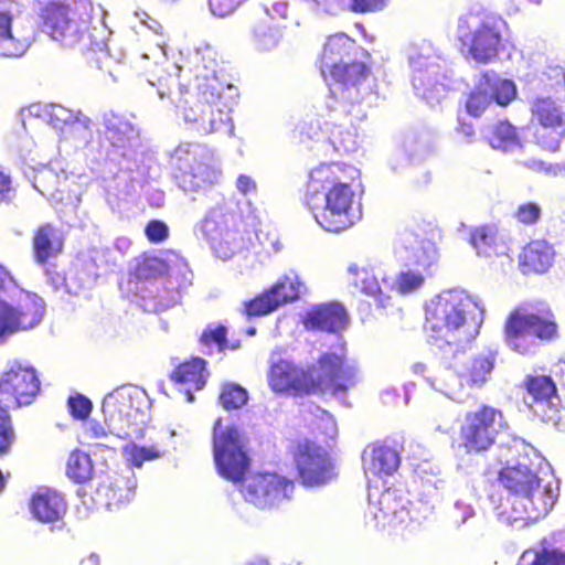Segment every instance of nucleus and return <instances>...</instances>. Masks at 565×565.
<instances>
[{"label":"nucleus","mask_w":565,"mask_h":565,"mask_svg":"<svg viewBox=\"0 0 565 565\" xmlns=\"http://www.w3.org/2000/svg\"><path fill=\"white\" fill-rule=\"evenodd\" d=\"M22 116L50 125L58 132L60 148L83 151L105 179L124 172L131 181L143 183L156 177V161L141 140L140 128L127 115L103 113L102 129H95L93 119L82 109L61 104L35 103L23 109Z\"/></svg>","instance_id":"obj_1"},{"label":"nucleus","mask_w":565,"mask_h":565,"mask_svg":"<svg viewBox=\"0 0 565 565\" xmlns=\"http://www.w3.org/2000/svg\"><path fill=\"white\" fill-rule=\"evenodd\" d=\"M509 451L522 457L515 465H509L500 471V481L509 491L510 510L498 513L501 524L522 530L545 516L554 507L559 491V482L544 462L547 471H535L533 460L541 465L545 459L524 439L514 437Z\"/></svg>","instance_id":"obj_2"},{"label":"nucleus","mask_w":565,"mask_h":565,"mask_svg":"<svg viewBox=\"0 0 565 565\" xmlns=\"http://www.w3.org/2000/svg\"><path fill=\"white\" fill-rule=\"evenodd\" d=\"M355 42L343 33L331 35L320 57V72L329 94L324 107L341 115H352L361 119L367 108L377 102L376 79L362 62L352 55Z\"/></svg>","instance_id":"obj_3"},{"label":"nucleus","mask_w":565,"mask_h":565,"mask_svg":"<svg viewBox=\"0 0 565 565\" xmlns=\"http://www.w3.org/2000/svg\"><path fill=\"white\" fill-rule=\"evenodd\" d=\"M359 171L342 162L322 163L311 170L306 202L316 222L328 232H340L361 220V202L351 180Z\"/></svg>","instance_id":"obj_4"},{"label":"nucleus","mask_w":565,"mask_h":565,"mask_svg":"<svg viewBox=\"0 0 565 565\" xmlns=\"http://www.w3.org/2000/svg\"><path fill=\"white\" fill-rule=\"evenodd\" d=\"M483 308L462 289L444 290L426 305L429 344L439 354L458 355L470 348L483 322Z\"/></svg>","instance_id":"obj_5"},{"label":"nucleus","mask_w":565,"mask_h":565,"mask_svg":"<svg viewBox=\"0 0 565 565\" xmlns=\"http://www.w3.org/2000/svg\"><path fill=\"white\" fill-rule=\"evenodd\" d=\"M268 385L275 393L312 394L323 391L343 392L360 381V371L354 361L345 360L344 349L326 352L317 365L299 369L291 360L273 352L269 358Z\"/></svg>","instance_id":"obj_6"},{"label":"nucleus","mask_w":565,"mask_h":565,"mask_svg":"<svg viewBox=\"0 0 565 565\" xmlns=\"http://www.w3.org/2000/svg\"><path fill=\"white\" fill-rule=\"evenodd\" d=\"M533 97L532 121L539 124L534 137L548 151H556L565 137V72L551 67L529 82Z\"/></svg>","instance_id":"obj_7"},{"label":"nucleus","mask_w":565,"mask_h":565,"mask_svg":"<svg viewBox=\"0 0 565 565\" xmlns=\"http://www.w3.org/2000/svg\"><path fill=\"white\" fill-rule=\"evenodd\" d=\"M394 255L404 268L394 278L381 276V280L385 287L403 296L420 290L426 280L433 277L439 260L435 243L412 231H404L397 236Z\"/></svg>","instance_id":"obj_8"},{"label":"nucleus","mask_w":565,"mask_h":565,"mask_svg":"<svg viewBox=\"0 0 565 565\" xmlns=\"http://www.w3.org/2000/svg\"><path fill=\"white\" fill-rule=\"evenodd\" d=\"M149 83L157 87L161 99L167 98L170 105L178 109L191 129L201 135H209L228 125V135H234L230 110H224L220 106L222 96H215L210 100L209 96L195 94L193 90L183 89V93L180 89L172 90V84H175V81L171 75L167 78L159 77L157 82L149 79Z\"/></svg>","instance_id":"obj_9"},{"label":"nucleus","mask_w":565,"mask_h":565,"mask_svg":"<svg viewBox=\"0 0 565 565\" xmlns=\"http://www.w3.org/2000/svg\"><path fill=\"white\" fill-rule=\"evenodd\" d=\"M170 164L178 188L186 194L203 193L222 177L221 161L205 143H180L170 156Z\"/></svg>","instance_id":"obj_10"},{"label":"nucleus","mask_w":565,"mask_h":565,"mask_svg":"<svg viewBox=\"0 0 565 565\" xmlns=\"http://www.w3.org/2000/svg\"><path fill=\"white\" fill-rule=\"evenodd\" d=\"M178 73V79L172 86H177L181 93L193 90L195 94L209 96L210 100L215 96H222L224 89H233V105L238 96L234 85L227 84L220 77L217 52L209 44L201 45L186 52L180 51L179 57L173 63Z\"/></svg>","instance_id":"obj_11"},{"label":"nucleus","mask_w":565,"mask_h":565,"mask_svg":"<svg viewBox=\"0 0 565 565\" xmlns=\"http://www.w3.org/2000/svg\"><path fill=\"white\" fill-rule=\"evenodd\" d=\"M507 28V22L498 14L471 11L459 18L457 35L462 50L475 61L489 63L498 56Z\"/></svg>","instance_id":"obj_12"},{"label":"nucleus","mask_w":565,"mask_h":565,"mask_svg":"<svg viewBox=\"0 0 565 565\" xmlns=\"http://www.w3.org/2000/svg\"><path fill=\"white\" fill-rule=\"evenodd\" d=\"M408 64L415 94L430 105L439 103L448 89L447 60L430 42L423 41L408 49Z\"/></svg>","instance_id":"obj_13"},{"label":"nucleus","mask_w":565,"mask_h":565,"mask_svg":"<svg viewBox=\"0 0 565 565\" xmlns=\"http://www.w3.org/2000/svg\"><path fill=\"white\" fill-rule=\"evenodd\" d=\"M193 234L203 241L222 259L230 258L242 246L238 217L233 203L223 202L209 209L202 220L193 226Z\"/></svg>","instance_id":"obj_14"},{"label":"nucleus","mask_w":565,"mask_h":565,"mask_svg":"<svg viewBox=\"0 0 565 565\" xmlns=\"http://www.w3.org/2000/svg\"><path fill=\"white\" fill-rule=\"evenodd\" d=\"M552 318L548 310L537 313L516 309L505 322L507 345L523 355L535 353L540 340L550 339L556 332V323Z\"/></svg>","instance_id":"obj_15"},{"label":"nucleus","mask_w":565,"mask_h":565,"mask_svg":"<svg viewBox=\"0 0 565 565\" xmlns=\"http://www.w3.org/2000/svg\"><path fill=\"white\" fill-rule=\"evenodd\" d=\"M34 36L33 19L25 6L14 0H0V56H22Z\"/></svg>","instance_id":"obj_16"},{"label":"nucleus","mask_w":565,"mask_h":565,"mask_svg":"<svg viewBox=\"0 0 565 565\" xmlns=\"http://www.w3.org/2000/svg\"><path fill=\"white\" fill-rule=\"evenodd\" d=\"M213 454L217 472L234 483L242 480L249 467V458L243 449L238 429L222 426L218 418L213 427Z\"/></svg>","instance_id":"obj_17"},{"label":"nucleus","mask_w":565,"mask_h":565,"mask_svg":"<svg viewBox=\"0 0 565 565\" xmlns=\"http://www.w3.org/2000/svg\"><path fill=\"white\" fill-rule=\"evenodd\" d=\"M504 428L502 413L497 408L482 406L466 415L460 439L468 452H480L493 445Z\"/></svg>","instance_id":"obj_18"},{"label":"nucleus","mask_w":565,"mask_h":565,"mask_svg":"<svg viewBox=\"0 0 565 565\" xmlns=\"http://www.w3.org/2000/svg\"><path fill=\"white\" fill-rule=\"evenodd\" d=\"M295 483L278 473H256L245 478L241 493L245 501L259 509H273L291 499Z\"/></svg>","instance_id":"obj_19"},{"label":"nucleus","mask_w":565,"mask_h":565,"mask_svg":"<svg viewBox=\"0 0 565 565\" xmlns=\"http://www.w3.org/2000/svg\"><path fill=\"white\" fill-rule=\"evenodd\" d=\"M44 31L65 47L90 44L87 21L79 18L73 7L41 9Z\"/></svg>","instance_id":"obj_20"},{"label":"nucleus","mask_w":565,"mask_h":565,"mask_svg":"<svg viewBox=\"0 0 565 565\" xmlns=\"http://www.w3.org/2000/svg\"><path fill=\"white\" fill-rule=\"evenodd\" d=\"M295 462L301 483L307 488L323 487L337 477L329 452L312 441L299 443Z\"/></svg>","instance_id":"obj_21"},{"label":"nucleus","mask_w":565,"mask_h":565,"mask_svg":"<svg viewBox=\"0 0 565 565\" xmlns=\"http://www.w3.org/2000/svg\"><path fill=\"white\" fill-rule=\"evenodd\" d=\"M515 95L516 88L511 79L502 78L494 72H486L468 95L466 109L469 115L479 117L493 102L507 106Z\"/></svg>","instance_id":"obj_22"},{"label":"nucleus","mask_w":565,"mask_h":565,"mask_svg":"<svg viewBox=\"0 0 565 565\" xmlns=\"http://www.w3.org/2000/svg\"><path fill=\"white\" fill-rule=\"evenodd\" d=\"M470 349L471 347L463 348L456 356L444 352L440 354V358L443 361H448L452 370H458L470 387L481 388L491 379L499 350L494 345L484 347L467 359L466 354Z\"/></svg>","instance_id":"obj_23"},{"label":"nucleus","mask_w":565,"mask_h":565,"mask_svg":"<svg viewBox=\"0 0 565 565\" xmlns=\"http://www.w3.org/2000/svg\"><path fill=\"white\" fill-rule=\"evenodd\" d=\"M44 301L28 294L18 307L0 299V344L14 333L38 326L44 316Z\"/></svg>","instance_id":"obj_24"},{"label":"nucleus","mask_w":565,"mask_h":565,"mask_svg":"<svg viewBox=\"0 0 565 565\" xmlns=\"http://www.w3.org/2000/svg\"><path fill=\"white\" fill-rule=\"evenodd\" d=\"M103 414L108 429L117 437L128 436L129 427L143 418L129 387H120L107 394L103 401Z\"/></svg>","instance_id":"obj_25"},{"label":"nucleus","mask_w":565,"mask_h":565,"mask_svg":"<svg viewBox=\"0 0 565 565\" xmlns=\"http://www.w3.org/2000/svg\"><path fill=\"white\" fill-rule=\"evenodd\" d=\"M39 391L36 372L28 364L14 362L0 379V403L7 407L30 404Z\"/></svg>","instance_id":"obj_26"},{"label":"nucleus","mask_w":565,"mask_h":565,"mask_svg":"<svg viewBox=\"0 0 565 565\" xmlns=\"http://www.w3.org/2000/svg\"><path fill=\"white\" fill-rule=\"evenodd\" d=\"M409 504L411 501L399 489L387 488L379 494L369 491V513L373 515L376 526L383 529L406 524L412 519Z\"/></svg>","instance_id":"obj_27"},{"label":"nucleus","mask_w":565,"mask_h":565,"mask_svg":"<svg viewBox=\"0 0 565 565\" xmlns=\"http://www.w3.org/2000/svg\"><path fill=\"white\" fill-rule=\"evenodd\" d=\"M29 510L35 521L50 525L51 531L65 526L67 503L63 494L54 489L39 488L30 499Z\"/></svg>","instance_id":"obj_28"},{"label":"nucleus","mask_w":565,"mask_h":565,"mask_svg":"<svg viewBox=\"0 0 565 565\" xmlns=\"http://www.w3.org/2000/svg\"><path fill=\"white\" fill-rule=\"evenodd\" d=\"M169 279L170 291H167L168 296L158 295V309L164 310L179 302L181 298V291L188 289L194 278V274L189 266L185 258L173 254L171 258L167 260V271Z\"/></svg>","instance_id":"obj_29"},{"label":"nucleus","mask_w":565,"mask_h":565,"mask_svg":"<svg viewBox=\"0 0 565 565\" xmlns=\"http://www.w3.org/2000/svg\"><path fill=\"white\" fill-rule=\"evenodd\" d=\"M106 249H93L83 259L82 269H72L64 278L65 288L68 294L77 295L81 290L89 289L94 286L97 278L100 276L99 269L104 263ZM107 264L108 260H105Z\"/></svg>","instance_id":"obj_30"},{"label":"nucleus","mask_w":565,"mask_h":565,"mask_svg":"<svg viewBox=\"0 0 565 565\" xmlns=\"http://www.w3.org/2000/svg\"><path fill=\"white\" fill-rule=\"evenodd\" d=\"M362 459L367 478L392 476L401 465L399 452L394 447L382 444L369 446L364 450Z\"/></svg>","instance_id":"obj_31"},{"label":"nucleus","mask_w":565,"mask_h":565,"mask_svg":"<svg viewBox=\"0 0 565 565\" xmlns=\"http://www.w3.org/2000/svg\"><path fill=\"white\" fill-rule=\"evenodd\" d=\"M347 312L342 305L331 302L312 308L306 315L305 327L309 330L337 332L345 327Z\"/></svg>","instance_id":"obj_32"},{"label":"nucleus","mask_w":565,"mask_h":565,"mask_svg":"<svg viewBox=\"0 0 565 565\" xmlns=\"http://www.w3.org/2000/svg\"><path fill=\"white\" fill-rule=\"evenodd\" d=\"M171 380L179 385L188 402L194 401V392L204 387L206 382L205 361L194 358L189 362L180 364L171 374Z\"/></svg>","instance_id":"obj_33"},{"label":"nucleus","mask_w":565,"mask_h":565,"mask_svg":"<svg viewBox=\"0 0 565 565\" xmlns=\"http://www.w3.org/2000/svg\"><path fill=\"white\" fill-rule=\"evenodd\" d=\"M349 280L360 288L361 292L372 297L379 307L385 308L390 303V296L386 295L383 282L379 281V274L367 267H360L356 264L348 266Z\"/></svg>","instance_id":"obj_34"},{"label":"nucleus","mask_w":565,"mask_h":565,"mask_svg":"<svg viewBox=\"0 0 565 565\" xmlns=\"http://www.w3.org/2000/svg\"><path fill=\"white\" fill-rule=\"evenodd\" d=\"M554 249L544 239L530 242L520 255V266L522 271L542 274L552 265L554 259Z\"/></svg>","instance_id":"obj_35"},{"label":"nucleus","mask_w":565,"mask_h":565,"mask_svg":"<svg viewBox=\"0 0 565 565\" xmlns=\"http://www.w3.org/2000/svg\"><path fill=\"white\" fill-rule=\"evenodd\" d=\"M63 247L62 234L52 224H44L36 231L33 237L34 257L39 264H44L49 258L61 253Z\"/></svg>","instance_id":"obj_36"},{"label":"nucleus","mask_w":565,"mask_h":565,"mask_svg":"<svg viewBox=\"0 0 565 565\" xmlns=\"http://www.w3.org/2000/svg\"><path fill=\"white\" fill-rule=\"evenodd\" d=\"M326 109L329 116L333 119L350 118L349 127H344L343 125H337L334 126V129L331 131L329 140L334 150L339 153H351L356 151L359 148V141L356 129L353 127V122L362 121L363 118L358 119L352 115H341L339 113L330 111L327 107ZM365 118L366 116L364 117V119Z\"/></svg>","instance_id":"obj_37"},{"label":"nucleus","mask_w":565,"mask_h":565,"mask_svg":"<svg viewBox=\"0 0 565 565\" xmlns=\"http://www.w3.org/2000/svg\"><path fill=\"white\" fill-rule=\"evenodd\" d=\"M430 150L429 137L426 132L411 131L405 135L403 140V149L394 154L390 161L391 169L398 171L401 164L399 159L405 161H414L420 159Z\"/></svg>","instance_id":"obj_38"},{"label":"nucleus","mask_w":565,"mask_h":565,"mask_svg":"<svg viewBox=\"0 0 565 565\" xmlns=\"http://www.w3.org/2000/svg\"><path fill=\"white\" fill-rule=\"evenodd\" d=\"M446 364L445 370L439 374V380L436 383L435 391L440 392L448 398L462 402L469 396V390L471 388L463 376L459 374L458 370H452L448 361H444Z\"/></svg>","instance_id":"obj_39"},{"label":"nucleus","mask_w":565,"mask_h":565,"mask_svg":"<svg viewBox=\"0 0 565 565\" xmlns=\"http://www.w3.org/2000/svg\"><path fill=\"white\" fill-rule=\"evenodd\" d=\"M137 479L131 469H127L126 475L117 476L107 488V505H121L129 503L136 493Z\"/></svg>","instance_id":"obj_40"},{"label":"nucleus","mask_w":565,"mask_h":565,"mask_svg":"<svg viewBox=\"0 0 565 565\" xmlns=\"http://www.w3.org/2000/svg\"><path fill=\"white\" fill-rule=\"evenodd\" d=\"M273 286H278L275 297L279 306L298 300L307 292V286L295 269H288Z\"/></svg>","instance_id":"obj_41"},{"label":"nucleus","mask_w":565,"mask_h":565,"mask_svg":"<svg viewBox=\"0 0 565 565\" xmlns=\"http://www.w3.org/2000/svg\"><path fill=\"white\" fill-rule=\"evenodd\" d=\"M486 138L493 149H499L503 152H514L521 147L515 128L508 121H499L493 125Z\"/></svg>","instance_id":"obj_42"},{"label":"nucleus","mask_w":565,"mask_h":565,"mask_svg":"<svg viewBox=\"0 0 565 565\" xmlns=\"http://www.w3.org/2000/svg\"><path fill=\"white\" fill-rule=\"evenodd\" d=\"M79 186L74 184L71 188V182L67 175H63V183L56 188L47 198L51 204L60 212H75L81 203Z\"/></svg>","instance_id":"obj_43"},{"label":"nucleus","mask_w":565,"mask_h":565,"mask_svg":"<svg viewBox=\"0 0 565 565\" xmlns=\"http://www.w3.org/2000/svg\"><path fill=\"white\" fill-rule=\"evenodd\" d=\"M277 287L278 286H271L255 298L245 300L243 302L241 313L249 319L253 317L266 316L277 310L280 307L279 301L275 297Z\"/></svg>","instance_id":"obj_44"},{"label":"nucleus","mask_w":565,"mask_h":565,"mask_svg":"<svg viewBox=\"0 0 565 565\" xmlns=\"http://www.w3.org/2000/svg\"><path fill=\"white\" fill-rule=\"evenodd\" d=\"M516 565H565V551L544 546L530 548L522 553Z\"/></svg>","instance_id":"obj_45"},{"label":"nucleus","mask_w":565,"mask_h":565,"mask_svg":"<svg viewBox=\"0 0 565 565\" xmlns=\"http://www.w3.org/2000/svg\"><path fill=\"white\" fill-rule=\"evenodd\" d=\"M66 473L77 483L89 480L93 475L90 457L81 450L73 451L68 457Z\"/></svg>","instance_id":"obj_46"},{"label":"nucleus","mask_w":565,"mask_h":565,"mask_svg":"<svg viewBox=\"0 0 565 565\" xmlns=\"http://www.w3.org/2000/svg\"><path fill=\"white\" fill-rule=\"evenodd\" d=\"M527 393L533 402L552 405V399L556 394V384L550 376L531 377L527 381Z\"/></svg>","instance_id":"obj_47"},{"label":"nucleus","mask_w":565,"mask_h":565,"mask_svg":"<svg viewBox=\"0 0 565 565\" xmlns=\"http://www.w3.org/2000/svg\"><path fill=\"white\" fill-rule=\"evenodd\" d=\"M495 236L497 231L494 227H478L470 234V244L479 256L490 257L492 254L498 253Z\"/></svg>","instance_id":"obj_48"},{"label":"nucleus","mask_w":565,"mask_h":565,"mask_svg":"<svg viewBox=\"0 0 565 565\" xmlns=\"http://www.w3.org/2000/svg\"><path fill=\"white\" fill-rule=\"evenodd\" d=\"M167 271V262L157 257L145 255L137 260L135 276L139 280H151Z\"/></svg>","instance_id":"obj_49"},{"label":"nucleus","mask_w":565,"mask_h":565,"mask_svg":"<svg viewBox=\"0 0 565 565\" xmlns=\"http://www.w3.org/2000/svg\"><path fill=\"white\" fill-rule=\"evenodd\" d=\"M63 175H66L64 171L57 173L51 167H43L36 171L33 180V186L43 196L49 198L56 188L62 185Z\"/></svg>","instance_id":"obj_50"},{"label":"nucleus","mask_w":565,"mask_h":565,"mask_svg":"<svg viewBox=\"0 0 565 565\" xmlns=\"http://www.w3.org/2000/svg\"><path fill=\"white\" fill-rule=\"evenodd\" d=\"M92 56L89 61L99 71L106 73L113 82L117 81L116 66L118 62L109 54L108 47L105 43H95L89 47Z\"/></svg>","instance_id":"obj_51"},{"label":"nucleus","mask_w":565,"mask_h":565,"mask_svg":"<svg viewBox=\"0 0 565 565\" xmlns=\"http://www.w3.org/2000/svg\"><path fill=\"white\" fill-rule=\"evenodd\" d=\"M281 39L280 30L276 26L259 23L254 29V44L259 51H270Z\"/></svg>","instance_id":"obj_52"},{"label":"nucleus","mask_w":565,"mask_h":565,"mask_svg":"<svg viewBox=\"0 0 565 565\" xmlns=\"http://www.w3.org/2000/svg\"><path fill=\"white\" fill-rule=\"evenodd\" d=\"M248 401L247 391L238 384H225L220 395V402L225 409H238Z\"/></svg>","instance_id":"obj_53"},{"label":"nucleus","mask_w":565,"mask_h":565,"mask_svg":"<svg viewBox=\"0 0 565 565\" xmlns=\"http://www.w3.org/2000/svg\"><path fill=\"white\" fill-rule=\"evenodd\" d=\"M125 455L131 466L140 468L145 461L159 458L161 452L156 446H138L132 444L125 448Z\"/></svg>","instance_id":"obj_54"},{"label":"nucleus","mask_w":565,"mask_h":565,"mask_svg":"<svg viewBox=\"0 0 565 565\" xmlns=\"http://www.w3.org/2000/svg\"><path fill=\"white\" fill-rule=\"evenodd\" d=\"M422 479V494L428 501L437 495L439 488L443 486V480L433 472V468L425 463L417 470Z\"/></svg>","instance_id":"obj_55"},{"label":"nucleus","mask_w":565,"mask_h":565,"mask_svg":"<svg viewBox=\"0 0 565 565\" xmlns=\"http://www.w3.org/2000/svg\"><path fill=\"white\" fill-rule=\"evenodd\" d=\"M476 515V511L470 503L459 499L448 511V520L455 529H460L470 519Z\"/></svg>","instance_id":"obj_56"},{"label":"nucleus","mask_w":565,"mask_h":565,"mask_svg":"<svg viewBox=\"0 0 565 565\" xmlns=\"http://www.w3.org/2000/svg\"><path fill=\"white\" fill-rule=\"evenodd\" d=\"M542 215V207L536 202H524L518 205L513 213L516 222L523 225H535Z\"/></svg>","instance_id":"obj_57"},{"label":"nucleus","mask_w":565,"mask_h":565,"mask_svg":"<svg viewBox=\"0 0 565 565\" xmlns=\"http://www.w3.org/2000/svg\"><path fill=\"white\" fill-rule=\"evenodd\" d=\"M411 370L414 375L423 377L425 382L435 390L436 383L439 380L436 362H415L412 364Z\"/></svg>","instance_id":"obj_58"},{"label":"nucleus","mask_w":565,"mask_h":565,"mask_svg":"<svg viewBox=\"0 0 565 565\" xmlns=\"http://www.w3.org/2000/svg\"><path fill=\"white\" fill-rule=\"evenodd\" d=\"M7 408L0 403V452L10 447L14 437Z\"/></svg>","instance_id":"obj_59"},{"label":"nucleus","mask_w":565,"mask_h":565,"mask_svg":"<svg viewBox=\"0 0 565 565\" xmlns=\"http://www.w3.org/2000/svg\"><path fill=\"white\" fill-rule=\"evenodd\" d=\"M247 0H209L210 11L214 17L225 18L234 13Z\"/></svg>","instance_id":"obj_60"},{"label":"nucleus","mask_w":565,"mask_h":565,"mask_svg":"<svg viewBox=\"0 0 565 565\" xmlns=\"http://www.w3.org/2000/svg\"><path fill=\"white\" fill-rule=\"evenodd\" d=\"M70 413L74 418L85 419L92 412V402L84 395L77 394L68 398Z\"/></svg>","instance_id":"obj_61"},{"label":"nucleus","mask_w":565,"mask_h":565,"mask_svg":"<svg viewBox=\"0 0 565 565\" xmlns=\"http://www.w3.org/2000/svg\"><path fill=\"white\" fill-rule=\"evenodd\" d=\"M145 234L151 243H162L169 236V227L163 221L152 220L146 225Z\"/></svg>","instance_id":"obj_62"},{"label":"nucleus","mask_w":565,"mask_h":565,"mask_svg":"<svg viewBox=\"0 0 565 565\" xmlns=\"http://www.w3.org/2000/svg\"><path fill=\"white\" fill-rule=\"evenodd\" d=\"M390 0H351L350 9L356 13L379 12L387 7Z\"/></svg>","instance_id":"obj_63"},{"label":"nucleus","mask_w":565,"mask_h":565,"mask_svg":"<svg viewBox=\"0 0 565 565\" xmlns=\"http://www.w3.org/2000/svg\"><path fill=\"white\" fill-rule=\"evenodd\" d=\"M201 342L205 345L211 343L216 344L220 350H223V348L226 347V329L220 326L214 329L205 330L201 337Z\"/></svg>","instance_id":"obj_64"}]
</instances>
